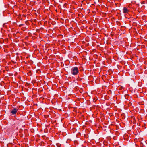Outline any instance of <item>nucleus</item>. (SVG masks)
<instances>
[{
    "instance_id": "1",
    "label": "nucleus",
    "mask_w": 147,
    "mask_h": 147,
    "mask_svg": "<svg viewBox=\"0 0 147 147\" xmlns=\"http://www.w3.org/2000/svg\"><path fill=\"white\" fill-rule=\"evenodd\" d=\"M78 68L75 67L72 68L71 71V73L74 75H76L78 73Z\"/></svg>"
},
{
    "instance_id": "2",
    "label": "nucleus",
    "mask_w": 147,
    "mask_h": 147,
    "mask_svg": "<svg viewBox=\"0 0 147 147\" xmlns=\"http://www.w3.org/2000/svg\"><path fill=\"white\" fill-rule=\"evenodd\" d=\"M18 110V109L16 108H14L11 111V113L12 115H14L16 114L17 111Z\"/></svg>"
},
{
    "instance_id": "3",
    "label": "nucleus",
    "mask_w": 147,
    "mask_h": 147,
    "mask_svg": "<svg viewBox=\"0 0 147 147\" xmlns=\"http://www.w3.org/2000/svg\"><path fill=\"white\" fill-rule=\"evenodd\" d=\"M129 11V10L126 7H124L123 9V12L124 13H128Z\"/></svg>"
},
{
    "instance_id": "4",
    "label": "nucleus",
    "mask_w": 147,
    "mask_h": 147,
    "mask_svg": "<svg viewBox=\"0 0 147 147\" xmlns=\"http://www.w3.org/2000/svg\"><path fill=\"white\" fill-rule=\"evenodd\" d=\"M57 145L58 147H59L61 146V145L59 143H58L57 144Z\"/></svg>"
},
{
    "instance_id": "5",
    "label": "nucleus",
    "mask_w": 147,
    "mask_h": 147,
    "mask_svg": "<svg viewBox=\"0 0 147 147\" xmlns=\"http://www.w3.org/2000/svg\"><path fill=\"white\" fill-rule=\"evenodd\" d=\"M24 25V24H20V25H19V26L20 27L22 26H23Z\"/></svg>"
}]
</instances>
